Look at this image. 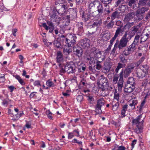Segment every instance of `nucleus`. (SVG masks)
Returning <instances> with one entry per match:
<instances>
[{
  "mask_svg": "<svg viewBox=\"0 0 150 150\" xmlns=\"http://www.w3.org/2000/svg\"><path fill=\"white\" fill-rule=\"evenodd\" d=\"M133 37V35L128 34L127 32L125 33L120 40L119 43L118 42V48L120 50H121L124 47L127 46L128 42Z\"/></svg>",
  "mask_w": 150,
  "mask_h": 150,
  "instance_id": "obj_1",
  "label": "nucleus"
},
{
  "mask_svg": "<svg viewBox=\"0 0 150 150\" xmlns=\"http://www.w3.org/2000/svg\"><path fill=\"white\" fill-rule=\"evenodd\" d=\"M136 65L133 63L129 64L124 69L121 71L119 74V76L125 78L128 77L133 71Z\"/></svg>",
  "mask_w": 150,
  "mask_h": 150,
  "instance_id": "obj_2",
  "label": "nucleus"
},
{
  "mask_svg": "<svg viewBox=\"0 0 150 150\" xmlns=\"http://www.w3.org/2000/svg\"><path fill=\"white\" fill-rule=\"evenodd\" d=\"M142 117V115H140L136 119H133L132 120L133 125H136L137 127L135 132L137 133H139L142 129L143 120V119H141Z\"/></svg>",
  "mask_w": 150,
  "mask_h": 150,
  "instance_id": "obj_3",
  "label": "nucleus"
},
{
  "mask_svg": "<svg viewBox=\"0 0 150 150\" xmlns=\"http://www.w3.org/2000/svg\"><path fill=\"white\" fill-rule=\"evenodd\" d=\"M148 10L147 7H144L137 9L135 13V16L137 20L140 21L144 17L145 12Z\"/></svg>",
  "mask_w": 150,
  "mask_h": 150,
  "instance_id": "obj_4",
  "label": "nucleus"
},
{
  "mask_svg": "<svg viewBox=\"0 0 150 150\" xmlns=\"http://www.w3.org/2000/svg\"><path fill=\"white\" fill-rule=\"evenodd\" d=\"M102 22L100 20L94 21L91 26L89 30L88 31L89 34L92 35L94 34L98 30L99 26L101 24Z\"/></svg>",
  "mask_w": 150,
  "mask_h": 150,
  "instance_id": "obj_5",
  "label": "nucleus"
},
{
  "mask_svg": "<svg viewBox=\"0 0 150 150\" xmlns=\"http://www.w3.org/2000/svg\"><path fill=\"white\" fill-rule=\"evenodd\" d=\"M96 6L97 11L99 15H101L104 13L105 14H108L110 11L109 10H106L104 8L107 6V5H103L100 1H98Z\"/></svg>",
  "mask_w": 150,
  "mask_h": 150,
  "instance_id": "obj_6",
  "label": "nucleus"
},
{
  "mask_svg": "<svg viewBox=\"0 0 150 150\" xmlns=\"http://www.w3.org/2000/svg\"><path fill=\"white\" fill-rule=\"evenodd\" d=\"M60 1L63 2V0H58V4H59L58 8L56 10V12L60 14H62L65 12L66 10L67 9L68 7L67 4H63L62 5H59L61 4L62 2Z\"/></svg>",
  "mask_w": 150,
  "mask_h": 150,
  "instance_id": "obj_7",
  "label": "nucleus"
},
{
  "mask_svg": "<svg viewBox=\"0 0 150 150\" xmlns=\"http://www.w3.org/2000/svg\"><path fill=\"white\" fill-rule=\"evenodd\" d=\"M137 47L131 44L129 46L125 48L122 53L125 56H128L134 52L137 49Z\"/></svg>",
  "mask_w": 150,
  "mask_h": 150,
  "instance_id": "obj_8",
  "label": "nucleus"
},
{
  "mask_svg": "<svg viewBox=\"0 0 150 150\" xmlns=\"http://www.w3.org/2000/svg\"><path fill=\"white\" fill-rule=\"evenodd\" d=\"M105 100L103 98H101L97 100V104L96 106L95 111L98 114H101V108L104 104Z\"/></svg>",
  "mask_w": 150,
  "mask_h": 150,
  "instance_id": "obj_9",
  "label": "nucleus"
},
{
  "mask_svg": "<svg viewBox=\"0 0 150 150\" xmlns=\"http://www.w3.org/2000/svg\"><path fill=\"white\" fill-rule=\"evenodd\" d=\"M76 37L75 35L70 34L67 36L66 38V42L69 45L73 46L76 44Z\"/></svg>",
  "mask_w": 150,
  "mask_h": 150,
  "instance_id": "obj_10",
  "label": "nucleus"
},
{
  "mask_svg": "<svg viewBox=\"0 0 150 150\" xmlns=\"http://www.w3.org/2000/svg\"><path fill=\"white\" fill-rule=\"evenodd\" d=\"M99 87L101 89L102 91L105 90L104 87L108 85V80L105 78L101 79L99 82H98Z\"/></svg>",
  "mask_w": 150,
  "mask_h": 150,
  "instance_id": "obj_11",
  "label": "nucleus"
},
{
  "mask_svg": "<svg viewBox=\"0 0 150 150\" xmlns=\"http://www.w3.org/2000/svg\"><path fill=\"white\" fill-rule=\"evenodd\" d=\"M67 72L68 74L73 73L75 70V66L73 63H68L66 64Z\"/></svg>",
  "mask_w": 150,
  "mask_h": 150,
  "instance_id": "obj_12",
  "label": "nucleus"
},
{
  "mask_svg": "<svg viewBox=\"0 0 150 150\" xmlns=\"http://www.w3.org/2000/svg\"><path fill=\"white\" fill-rule=\"evenodd\" d=\"M47 23L48 26L45 23H43L42 25L46 30H49V32L52 33L54 29L53 24L51 21H50L47 22Z\"/></svg>",
  "mask_w": 150,
  "mask_h": 150,
  "instance_id": "obj_13",
  "label": "nucleus"
},
{
  "mask_svg": "<svg viewBox=\"0 0 150 150\" xmlns=\"http://www.w3.org/2000/svg\"><path fill=\"white\" fill-rule=\"evenodd\" d=\"M73 51L74 54L79 57L82 56L83 54V50L81 47L78 46L73 47Z\"/></svg>",
  "mask_w": 150,
  "mask_h": 150,
  "instance_id": "obj_14",
  "label": "nucleus"
},
{
  "mask_svg": "<svg viewBox=\"0 0 150 150\" xmlns=\"http://www.w3.org/2000/svg\"><path fill=\"white\" fill-rule=\"evenodd\" d=\"M89 40L86 39H84L81 40L80 45L81 47L83 48H87L89 47L90 44L89 43Z\"/></svg>",
  "mask_w": 150,
  "mask_h": 150,
  "instance_id": "obj_15",
  "label": "nucleus"
},
{
  "mask_svg": "<svg viewBox=\"0 0 150 150\" xmlns=\"http://www.w3.org/2000/svg\"><path fill=\"white\" fill-rule=\"evenodd\" d=\"M134 13L133 11H131L126 15L124 19L125 22H129L131 21L134 18Z\"/></svg>",
  "mask_w": 150,
  "mask_h": 150,
  "instance_id": "obj_16",
  "label": "nucleus"
},
{
  "mask_svg": "<svg viewBox=\"0 0 150 150\" xmlns=\"http://www.w3.org/2000/svg\"><path fill=\"white\" fill-rule=\"evenodd\" d=\"M50 19L51 21L57 22L59 21L60 17L57 15L56 11L53 10L52 14L50 16Z\"/></svg>",
  "mask_w": 150,
  "mask_h": 150,
  "instance_id": "obj_17",
  "label": "nucleus"
},
{
  "mask_svg": "<svg viewBox=\"0 0 150 150\" xmlns=\"http://www.w3.org/2000/svg\"><path fill=\"white\" fill-rule=\"evenodd\" d=\"M95 56L96 59L100 62H102L105 58L102 55L101 51H98L97 53L95 54Z\"/></svg>",
  "mask_w": 150,
  "mask_h": 150,
  "instance_id": "obj_18",
  "label": "nucleus"
},
{
  "mask_svg": "<svg viewBox=\"0 0 150 150\" xmlns=\"http://www.w3.org/2000/svg\"><path fill=\"white\" fill-rule=\"evenodd\" d=\"M73 46L69 45L68 44L67 45H65L63 49L64 53L66 55L69 54L72 51V47Z\"/></svg>",
  "mask_w": 150,
  "mask_h": 150,
  "instance_id": "obj_19",
  "label": "nucleus"
},
{
  "mask_svg": "<svg viewBox=\"0 0 150 150\" xmlns=\"http://www.w3.org/2000/svg\"><path fill=\"white\" fill-rule=\"evenodd\" d=\"M59 74L61 75H63L65 73L67 72L66 64H59Z\"/></svg>",
  "mask_w": 150,
  "mask_h": 150,
  "instance_id": "obj_20",
  "label": "nucleus"
},
{
  "mask_svg": "<svg viewBox=\"0 0 150 150\" xmlns=\"http://www.w3.org/2000/svg\"><path fill=\"white\" fill-rule=\"evenodd\" d=\"M119 76L120 79L117 83L118 90L119 91H121L123 87L124 81L123 80V77L121 76Z\"/></svg>",
  "mask_w": 150,
  "mask_h": 150,
  "instance_id": "obj_21",
  "label": "nucleus"
},
{
  "mask_svg": "<svg viewBox=\"0 0 150 150\" xmlns=\"http://www.w3.org/2000/svg\"><path fill=\"white\" fill-rule=\"evenodd\" d=\"M137 76L139 79H142L145 76L146 73L143 72L140 69H138L136 71Z\"/></svg>",
  "mask_w": 150,
  "mask_h": 150,
  "instance_id": "obj_22",
  "label": "nucleus"
},
{
  "mask_svg": "<svg viewBox=\"0 0 150 150\" xmlns=\"http://www.w3.org/2000/svg\"><path fill=\"white\" fill-rule=\"evenodd\" d=\"M88 11L90 16V19L91 20L93 19L99 14L97 11H93V10H88Z\"/></svg>",
  "mask_w": 150,
  "mask_h": 150,
  "instance_id": "obj_23",
  "label": "nucleus"
},
{
  "mask_svg": "<svg viewBox=\"0 0 150 150\" xmlns=\"http://www.w3.org/2000/svg\"><path fill=\"white\" fill-rule=\"evenodd\" d=\"M111 66L110 63L108 62H105L104 64V67L103 69L104 71H104V72L107 73L110 70Z\"/></svg>",
  "mask_w": 150,
  "mask_h": 150,
  "instance_id": "obj_24",
  "label": "nucleus"
},
{
  "mask_svg": "<svg viewBox=\"0 0 150 150\" xmlns=\"http://www.w3.org/2000/svg\"><path fill=\"white\" fill-rule=\"evenodd\" d=\"M123 53L119 56L120 62L122 63V64H125V66L127 62V59L125 57Z\"/></svg>",
  "mask_w": 150,
  "mask_h": 150,
  "instance_id": "obj_25",
  "label": "nucleus"
},
{
  "mask_svg": "<svg viewBox=\"0 0 150 150\" xmlns=\"http://www.w3.org/2000/svg\"><path fill=\"white\" fill-rule=\"evenodd\" d=\"M134 88V86H131L129 84H127L125 88L124 91L125 92L127 93H131L133 91Z\"/></svg>",
  "mask_w": 150,
  "mask_h": 150,
  "instance_id": "obj_26",
  "label": "nucleus"
},
{
  "mask_svg": "<svg viewBox=\"0 0 150 150\" xmlns=\"http://www.w3.org/2000/svg\"><path fill=\"white\" fill-rule=\"evenodd\" d=\"M56 59L57 62L59 63L63 60V54L60 51H58L57 52Z\"/></svg>",
  "mask_w": 150,
  "mask_h": 150,
  "instance_id": "obj_27",
  "label": "nucleus"
},
{
  "mask_svg": "<svg viewBox=\"0 0 150 150\" xmlns=\"http://www.w3.org/2000/svg\"><path fill=\"white\" fill-rule=\"evenodd\" d=\"M66 18L67 19V21L66 22H63L62 24L60 26V27L62 28H65L66 27L68 26L70 22L69 18H70V16L67 15L66 16Z\"/></svg>",
  "mask_w": 150,
  "mask_h": 150,
  "instance_id": "obj_28",
  "label": "nucleus"
},
{
  "mask_svg": "<svg viewBox=\"0 0 150 150\" xmlns=\"http://www.w3.org/2000/svg\"><path fill=\"white\" fill-rule=\"evenodd\" d=\"M110 104H112V109L114 110H117L118 108L119 104V101H114V100H113L112 103H110Z\"/></svg>",
  "mask_w": 150,
  "mask_h": 150,
  "instance_id": "obj_29",
  "label": "nucleus"
},
{
  "mask_svg": "<svg viewBox=\"0 0 150 150\" xmlns=\"http://www.w3.org/2000/svg\"><path fill=\"white\" fill-rule=\"evenodd\" d=\"M98 1H94L91 2L88 6V10H92L95 6H96L98 4Z\"/></svg>",
  "mask_w": 150,
  "mask_h": 150,
  "instance_id": "obj_30",
  "label": "nucleus"
},
{
  "mask_svg": "<svg viewBox=\"0 0 150 150\" xmlns=\"http://www.w3.org/2000/svg\"><path fill=\"white\" fill-rule=\"evenodd\" d=\"M82 19L85 22H86L89 19H90V17L88 12L86 13H83L82 15Z\"/></svg>",
  "mask_w": 150,
  "mask_h": 150,
  "instance_id": "obj_31",
  "label": "nucleus"
},
{
  "mask_svg": "<svg viewBox=\"0 0 150 150\" xmlns=\"http://www.w3.org/2000/svg\"><path fill=\"white\" fill-rule=\"evenodd\" d=\"M127 6L126 5H121L119 7L117 8V10L120 12V13H124L126 9L127 8Z\"/></svg>",
  "mask_w": 150,
  "mask_h": 150,
  "instance_id": "obj_32",
  "label": "nucleus"
},
{
  "mask_svg": "<svg viewBox=\"0 0 150 150\" xmlns=\"http://www.w3.org/2000/svg\"><path fill=\"white\" fill-rule=\"evenodd\" d=\"M120 14V12L116 10L115 11L113 12L111 16V19L112 21L114 20L115 18H117Z\"/></svg>",
  "mask_w": 150,
  "mask_h": 150,
  "instance_id": "obj_33",
  "label": "nucleus"
},
{
  "mask_svg": "<svg viewBox=\"0 0 150 150\" xmlns=\"http://www.w3.org/2000/svg\"><path fill=\"white\" fill-rule=\"evenodd\" d=\"M126 148L125 146H119L117 144L114 145V148L112 150H125Z\"/></svg>",
  "mask_w": 150,
  "mask_h": 150,
  "instance_id": "obj_34",
  "label": "nucleus"
},
{
  "mask_svg": "<svg viewBox=\"0 0 150 150\" xmlns=\"http://www.w3.org/2000/svg\"><path fill=\"white\" fill-rule=\"evenodd\" d=\"M46 84L49 87H54L55 86L54 83L52 81V80L51 79H49L47 81Z\"/></svg>",
  "mask_w": 150,
  "mask_h": 150,
  "instance_id": "obj_35",
  "label": "nucleus"
},
{
  "mask_svg": "<svg viewBox=\"0 0 150 150\" xmlns=\"http://www.w3.org/2000/svg\"><path fill=\"white\" fill-rule=\"evenodd\" d=\"M149 68V67L146 65H142L140 66V68L139 69H140L143 72L146 74L148 72Z\"/></svg>",
  "mask_w": 150,
  "mask_h": 150,
  "instance_id": "obj_36",
  "label": "nucleus"
},
{
  "mask_svg": "<svg viewBox=\"0 0 150 150\" xmlns=\"http://www.w3.org/2000/svg\"><path fill=\"white\" fill-rule=\"evenodd\" d=\"M76 26L79 30L80 32L82 33L83 31V23L81 22H78L76 24Z\"/></svg>",
  "mask_w": 150,
  "mask_h": 150,
  "instance_id": "obj_37",
  "label": "nucleus"
},
{
  "mask_svg": "<svg viewBox=\"0 0 150 150\" xmlns=\"http://www.w3.org/2000/svg\"><path fill=\"white\" fill-rule=\"evenodd\" d=\"M137 100L134 98L133 100H132L131 103H130L129 105L132 108L134 109L135 108V105L137 104Z\"/></svg>",
  "mask_w": 150,
  "mask_h": 150,
  "instance_id": "obj_38",
  "label": "nucleus"
},
{
  "mask_svg": "<svg viewBox=\"0 0 150 150\" xmlns=\"http://www.w3.org/2000/svg\"><path fill=\"white\" fill-rule=\"evenodd\" d=\"M144 31L146 33L145 36L146 37V38H147V39L149 37L150 35V27H146Z\"/></svg>",
  "mask_w": 150,
  "mask_h": 150,
  "instance_id": "obj_39",
  "label": "nucleus"
},
{
  "mask_svg": "<svg viewBox=\"0 0 150 150\" xmlns=\"http://www.w3.org/2000/svg\"><path fill=\"white\" fill-rule=\"evenodd\" d=\"M127 82V84H129L131 86H134L135 81L133 78L132 77H129Z\"/></svg>",
  "mask_w": 150,
  "mask_h": 150,
  "instance_id": "obj_40",
  "label": "nucleus"
},
{
  "mask_svg": "<svg viewBox=\"0 0 150 150\" xmlns=\"http://www.w3.org/2000/svg\"><path fill=\"white\" fill-rule=\"evenodd\" d=\"M125 64H122V63H119L118 64L116 69H115V71L116 73L118 72L119 70L121 68H123L125 67Z\"/></svg>",
  "mask_w": 150,
  "mask_h": 150,
  "instance_id": "obj_41",
  "label": "nucleus"
},
{
  "mask_svg": "<svg viewBox=\"0 0 150 150\" xmlns=\"http://www.w3.org/2000/svg\"><path fill=\"white\" fill-rule=\"evenodd\" d=\"M139 27L138 25L135 26L132 28L131 30L132 32V35L131 34V35H133V36L134 35L135 33L138 30Z\"/></svg>",
  "mask_w": 150,
  "mask_h": 150,
  "instance_id": "obj_42",
  "label": "nucleus"
},
{
  "mask_svg": "<svg viewBox=\"0 0 150 150\" xmlns=\"http://www.w3.org/2000/svg\"><path fill=\"white\" fill-rule=\"evenodd\" d=\"M120 98V95L116 91H115V92L114 93V99L113 100H116V101H119Z\"/></svg>",
  "mask_w": 150,
  "mask_h": 150,
  "instance_id": "obj_43",
  "label": "nucleus"
},
{
  "mask_svg": "<svg viewBox=\"0 0 150 150\" xmlns=\"http://www.w3.org/2000/svg\"><path fill=\"white\" fill-rule=\"evenodd\" d=\"M15 78L17 79L20 83L22 85H25V83L24 82L23 80L21 78L20 76L18 75H17L15 76Z\"/></svg>",
  "mask_w": 150,
  "mask_h": 150,
  "instance_id": "obj_44",
  "label": "nucleus"
},
{
  "mask_svg": "<svg viewBox=\"0 0 150 150\" xmlns=\"http://www.w3.org/2000/svg\"><path fill=\"white\" fill-rule=\"evenodd\" d=\"M145 59V56H143L142 57L136 64H134L136 65V67H138L143 62Z\"/></svg>",
  "mask_w": 150,
  "mask_h": 150,
  "instance_id": "obj_45",
  "label": "nucleus"
},
{
  "mask_svg": "<svg viewBox=\"0 0 150 150\" xmlns=\"http://www.w3.org/2000/svg\"><path fill=\"white\" fill-rule=\"evenodd\" d=\"M138 4L142 6L147 5V0H139Z\"/></svg>",
  "mask_w": 150,
  "mask_h": 150,
  "instance_id": "obj_46",
  "label": "nucleus"
},
{
  "mask_svg": "<svg viewBox=\"0 0 150 150\" xmlns=\"http://www.w3.org/2000/svg\"><path fill=\"white\" fill-rule=\"evenodd\" d=\"M118 42H117L114 45V48L111 51V54H114L115 53L116 49L118 47Z\"/></svg>",
  "mask_w": 150,
  "mask_h": 150,
  "instance_id": "obj_47",
  "label": "nucleus"
},
{
  "mask_svg": "<svg viewBox=\"0 0 150 150\" xmlns=\"http://www.w3.org/2000/svg\"><path fill=\"white\" fill-rule=\"evenodd\" d=\"M54 45L57 48H59L61 46V44L60 42L57 40L54 41Z\"/></svg>",
  "mask_w": 150,
  "mask_h": 150,
  "instance_id": "obj_48",
  "label": "nucleus"
},
{
  "mask_svg": "<svg viewBox=\"0 0 150 150\" xmlns=\"http://www.w3.org/2000/svg\"><path fill=\"white\" fill-rule=\"evenodd\" d=\"M134 22L127 23L125 25V27H126V28H127L128 29H129L130 27L134 25Z\"/></svg>",
  "mask_w": 150,
  "mask_h": 150,
  "instance_id": "obj_49",
  "label": "nucleus"
},
{
  "mask_svg": "<svg viewBox=\"0 0 150 150\" xmlns=\"http://www.w3.org/2000/svg\"><path fill=\"white\" fill-rule=\"evenodd\" d=\"M118 79V76L117 75L115 74L112 80V83L113 84H116L117 83V81Z\"/></svg>",
  "mask_w": 150,
  "mask_h": 150,
  "instance_id": "obj_50",
  "label": "nucleus"
},
{
  "mask_svg": "<svg viewBox=\"0 0 150 150\" xmlns=\"http://www.w3.org/2000/svg\"><path fill=\"white\" fill-rule=\"evenodd\" d=\"M102 38L104 40L107 41L110 39V37L108 34H104L102 36Z\"/></svg>",
  "mask_w": 150,
  "mask_h": 150,
  "instance_id": "obj_51",
  "label": "nucleus"
},
{
  "mask_svg": "<svg viewBox=\"0 0 150 150\" xmlns=\"http://www.w3.org/2000/svg\"><path fill=\"white\" fill-rule=\"evenodd\" d=\"M46 113L47 115V117L49 119L51 120L52 119V113L49 110L47 111Z\"/></svg>",
  "mask_w": 150,
  "mask_h": 150,
  "instance_id": "obj_52",
  "label": "nucleus"
},
{
  "mask_svg": "<svg viewBox=\"0 0 150 150\" xmlns=\"http://www.w3.org/2000/svg\"><path fill=\"white\" fill-rule=\"evenodd\" d=\"M99 51L98 49L95 47L92 48L91 50V52L95 54L97 53Z\"/></svg>",
  "mask_w": 150,
  "mask_h": 150,
  "instance_id": "obj_53",
  "label": "nucleus"
},
{
  "mask_svg": "<svg viewBox=\"0 0 150 150\" xmlns=\"http://www.w3.org/2000/svg\"><path fill=\"white\" fill-rule=\"evenodd\" d=\"M100 63L98 62V61H97L96 63V68L98 70H100L102 67L101 65L100 64Z\"/></svg>",
  "mask_w": 150,
  "mask_h": 150,
  "instance_id": "obj_54",
  "label": "nucleus"
},
{
  "mask_svg": "<svg viewBox=\"0 0 150 150\" xmlns=\"http://www.w3.org/2000/svg\"><path fill=\"white\" fill-rule=\"evenodd\" d=\"M120 33H121L120 31V28L118 27L116 30L114 36L117 38Z\"/></svg>",
  "mask_w": 150,
  "mask_h": 150,
  "instance_id": "obj_55",
  "label": "nucleus"
},
{
  "mask_svg": "<svg viewBox=\"0 0 150 150\" xmlns=\"http://www.w3.org/2000/svg\"><path fill=\"white\" fill-rule=\"evenodd\" d=\"M137 1V0H129L128 2L129 6L131 7H132V4H135V2Z\"/></svg>",
  "mask_w": 150,
  "mask_h": 150,
  "instance_id": "obj_56",
  "label": "nucleus"
},
{
  "mask_svg": "<svg viewBox=\"0 0 150 150\" xmlns=\"http://www.w3.org/2000/svg\"><path fill=\"white\" fill-rule=\"evenodd\" d=\"M87 83L86 81L84 79H82L80 82V84L81 85L86 86Z\"/></svg>",
  "mask_w": 150,
  "mask_h": 150,
  "instance_id": "obj_57",
  "label": "nucleus"
},
{
  "mask_svg": "<svg viewBox=\"0 0 150 150\" xmlns=\"http://www.w3.org/2000/svg\"><path fill=\"white\" fill-rule=\"evenodd\" d=\"M83 97L81 95H79L76 98L77 100L79 102H81L83 100Z\"/></svg>",
  "mask_w": 150,
  "mask_h": 150,
  "instance_id": "obj_58",
  "label": "nucleus"
},
{
  "mask_svg": "<svg viewBox=\"0 0 150 150\" xmlns=\"http://www.w3.org/2000/svg\"><path fill=\"white\" fill-rule=\"evenodd\" d=\"M112 0H100L101 1L105 4H108L110 3Z\"/></svg>",
  "mask_w": 150,
  "mask_h": 150,
  "instance_id": "obj_59",
  "label": "nucleus"
},
{
  "mask_svg": "<svg viewBox=\"0 0 150 150\" xmlns=\"http://www.w3.org/2000/svg\"><path fill=\"white\" fill-rule=\"evenodd\" d=\"M145 103V100L144 99L143 100V101H142V103L140 105V108L139 109V110L140 111H141V110H142L143 107Z\"/></svg>",
  "mask_w": 150,
  "mask_h": 150,
  "instance_id": "obj_60",
  "label": "nucleus"
},
{
  "mask_svg": "<svg viewBox=\"0 0 150 150\" xmlns=\"http://www.w3.org/2000/svg\"><path fill=\"white\" fill-rule=\"evenodd\" d=\"M87 95L88 94H86V96L88 98V101L90 102L93 101L94 99L93 96H87Z\"/></svg>",
  "mask_w": 150,
  "mask_h": 150,
  "instance_id": "obj_61",
  "label": "nucleus"
},
{
  "mask_svg": "<svg viewBox=\"0 0 150 150\" xmlns=\"http://www.w3.org/2000/svg\"><path fill=\"white\" fill-rule=\"evenodd\" d=\"M8 103V102L7 100L4 99L3 100L2 104L5 106H7Z\"/></svg>",
  "mask_w": 150,
  "mask_h": 150,
  "instance_id": "obj_62",
  "label": "nucleus"
},
{
  "mask_svg": "<svg viewBox=\"0 0 150 150\" xmlns=\"http://www.w3.org/2000/svg\"><path fill=\"white\" fill-rule=\"evenodd\" d=\"M113 22L111 21L107 24V26L108 28H112L113 27Z\"/></svg>",
  "mask_w": 150,
  "mask_h": 150,
  "instance_id": "obj_63",
  "label": "nucleus"
},
{
  "mask_svg": "<svg viewBox=\"0 0 150 150\" xmlns=\"http://www.w3.org/2000/svg\"><path fill=\"white\" fill-rule=\"evenodd\" d=\"M116 37H115L114 36V37H113L110 40V44L109 45H110L111 46H112V45H113V43L115 40L116 39Z\"/></svg>",
  "mask_w": 150,
  "mask_h": 150,
  "instance_id": "obj_64",
  "label": "nucleus"
}]
</instances>
